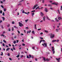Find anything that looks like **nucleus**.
I'll return each mask as SVG.
<instances>
[{
  "mask_svg": "<svg viewBox=\"0 0 62 62\" xmlns=\"http://www.w3.org/2000/svg\"><path fill=\"white\" fill-rule=\"evenodd\" d=\"M54 37V35L52 34V33L50 34V38L51 39H53V38Z\"/></svg>",
  "mask_w": 62,
  "mask_h": 62,
  "instance_id": "nucleus-1",
  "label": "nucleus"
},
{
  "mask_svg": "<svg viewBox=\"0 0 62 62\" xmlns=\"http://www.w3.org/2000/svg\"><path fill=\"white\" fill-rule=\"evenodd\" d=\"M47 43H45V42H44V44H42V45H43V46H45V47H47Z\"/></svg>",
  "mask_w": 62,
  "mask_h": 62,
  "instance_id": "nucleus-2",
  "label": "nucleus"
},
{
  "mask_svg": "<svg viewBox=\"0 0 62 62\" xmlns=\"http://www.w3.org/2000/svg\"><path fill=\"white\" fill-rule=\"evenodd\" d=\"M19 26L21 27V26H23V24H22V23H21L20 22H19Z\"/></svg>",
  "mask_w": 62,
  "mask_h": 62,
  "instance_id": "nucleus-3",
  "label": "nucleus"
},
{
  "mask_svg": "<svg viewBox=\"0 0 62 62\" xmlns=\"http://www.w3.org/2000/svg\"><path fill=\"white\" fill-rule=\"evenodd\" d=\"M52 5H57V4L55 2H53L52 3Z\"/></svg>",
  "mask_w": 62,
  "mask_h": 62,
  "instance_id": "nucleus-4",
  "label": "nucleus"
},
{
  "mask_svg": "<svg viewBox=\"0 0 62 62\" xmlns=\"http://www.w3.org/2000/svg\"><path fill=\"white\" fill-rule=\"evenodd\" d=\"M41 15L42 17H43L44 16L43 13L42 12H41Z\"/></svg>",
  "mask_w": 62,
  "mask_h": 62,
  "instance_id": "nucleus-5",
  "label": "nucleus"
},
{
  "mask_svg": "<svg viewBox=\"0 0 62 62\" xmlns=\"http://www.w3.org/2000/svg\"><path fill=\"white\" fill-rule=\"evenodd\" d=\"M60 58H59L58 59H57L56 58V59L57 60L58 62H59V60H60Z\"/></svg>",
  "mask_w": 62,
  "mask_h": 62,
  "instance_id": "nucleus-6",
  "label": "nucleus"
},
{
  "mask_svg": "<svg viewBox=\"0 0 62 62\" xmlns=\"http://www.w3.org/2000/svg\"><path fill=\"white\" fill-rule=\"evenodd\" d=\"M52 51H54V47L53 46V47H52Z\"/></svg>",
  "mask_w": 62,
  "mask_h": 62,
  "instance_id": "nucleus-7",
  "label": "nucleus"
},
{
  "mask_svg": "<svg viewBox=\"0 0 62 62\" xmlns=\"http://www.w3.org/2000/svg\"><path fill=\"white\" fill-rule=\"evenodd\" d=\"M46 18V17H45V16H44L43 18V20H44V21H45Z\"/></svg>",
  "mask_w": 62,
  "mask_h": 62,
  "instance_id": "nucleus-8",
  "label": "nucleus"
},
{
  "mask_svg": "<svg viewBox=\"0 0 62 62\" xmlns=\"http://www.w3.org/2000/svg\"><path fill=\"white\" fill-rule=\"evenodd\" d=\"M62 18L61 17H59L58 18V19L59 20H61L62 19Z\"/></svg>",
  "mask_w": 62,
  "mask_h": 62,
  "instance_id": "nucleus-9",
  "label": "nucleus"
},
{
  "mask_svg": "<svg viewBox=\"0 0 62 62\" xmlns=\"http://www.w3.org/2000/svg\"><path fill=\"white\" fill-rule=\"evenodd\" d=\"M34 14H35V13H31V15L32 17H34Z\"/></svg>",
  "mask_w": 62,
  "mask_h": 62,
  "instance_id": "nucleus-10",
  "label": "nucleus"
},
{
  "mask_svg": "<svg viewBox=\"0 0 62 62\" xmlns=\"http://www.w3.org/2000/svg\"><path fill=\"white\" fill-rule=\"evenodd\" d=\"M55 41H56V40H52V42H55Z\"/></svg>",
  "mask_w": 62,
  "mask_h": 62,
  "instance_id": "nucleus-11",
  "label": "nucleus"
},
{
  "mask_svg": "<svg viewBox=\"0 0 62 62\" xmlns=\"http://www.w3.org/2000/svg\"><path fill=\"white\" fill-rule=\"evenodd\" d=\"M48 7H52V6L51 4H48Z\"/></svg>",
  "mask_w": 62,
  "mask_h": 62,
  "instance_id": "nucleus-12",
  "label": "nucleus"
},
{
  "mask_svg": "<svg viewBox=\"0 0 62 62\" xmlns=\"http://www.w3.org/2000/svg\"><path fill=\"white\" fill-rule=\"evenodd\" d=\"M3 41L4 43H7V41H5L4 40H3Z\"/></svg>",
  "mask_w": 62,
  "mask_h": 62,
  "instance_id": "nucleus-13",
  "label": "nucleus"
},
{
  "mask_svg": "<svg viewBox=\"0 0 62 62\" xmlns=\"http://www.w3.org/2000/svg\"><path fill=\"white\" fill-rule=\"evenodd\" d=\"M10 48H7L6 49V51H8V50H9V49Z\"/></svg>",
  "mask_w": 62,
  "mask_h": 62,
  "instance_id": "nucleus-14",
  "label": "nucleus"
},
{
  "mask_svg": "<svg viewBox=\"0 0 62 62\" xmlns=\"http://www.w3.org/2000/svg\"><path fill=\"white\" fill-rule=\"evenodd\" d=\"M43 60H44L45 61H46V59H45V57L43 58Z\"/></svg>",
  "mask_w": 62,
  "mask_h": 62,
  "instance_id": "nucleus-15",
  "label": "nucleus"
},
{
  "mask_svg": "<svg viewBox=\"0 0 62 62\" xmlns=\"http://www.w3.org/2000/svg\"><path fill=\"white\" fill-rule=\"evenodd\" d=\"M46 17H47V19H48V20H50V19H49V17H48V16H46Z\"/></svg>",
  "mask_w": 62,
  "mask_h": 62,
  "instance_id": "nucleus-16",
  "label": "nucleus"
},
{
  "mask_svg": "<svg viewBox=\"0 0 62 62\" xmlns=\"http://www.w3.org/2000/svg\"><path fill=\"white\" fill-rule=\"evenodd\" d=\"M38 4H36L35 6H34V7L36 8V7H38Z\"/></svg>",
  "mask_w": 62,
  "mask_h": 62,
  "instance_id": "nucleus-17",
  "label": "nucleus"
},
{
  "mask_svg": "<svg viewBox=\"0 0 62 62\" xmlns=\"http://www.w3.org/2000/svg\"><path fill=\"white\" fill-rule=\"evenodd\" d=\"M34 26H35V29H37V28H36V24H35L34 25Z\"/></svg>",
  "mask_w": 62,
  "mask_h": 62,
  "instance_id": "nucleus-18",
  "label": "nucleus"
},
{
  "mask_svg": "<svg viewBox=\"0 0 62 62\" xmlns=\"http://www.w3.org/2000/svg\"><path fill=\"white\" fill-rule=\"evenodd\" d=\"M20 56V55H17L16 56V57H17V58H19V57Z\"/></svg>",
  "mask_w": 62,
  "mask_h": 62,
  "instance_id": "nucleus-19",
  "label": "nucleus"
},
{
  "mask_svg": "<svg viewBox=\"0 0 62 62\" xmlns=\"http://www.w3.org/2000/svg\"><path fill=\"white\" fill-rule=\"evenodd\" d=\"M2 18L3 19V21H5V17H2Z\"/></svg>",
  "mask_w": 62,
  "mask_h": 62,
  "instance_id": "nucleus-20",
  "label": "nucleus"
},
{
  "mask_svg": "<svg viewBox=\"0 0 62 62\" xmlns=\"http://www.w3.org/2000/svg\"><path fill=\"white\" fill-rule=\"evenodd\" d=\"M56 32H58V30H59V29H56Z\"/></svg>",
  "mask_w": 62,
  "mask_h": 62,
  "instance_id": "nucleus-21",
  "label": "nucleus"
},
{
  "mask_svg": "<svg viewBox=\"0 0 62 62\" xmlns=\"http://www.w3.org/2000/svg\"><path fill=\"white\" fill-rule=\"evenodd\" d=\"M1 54H0L1 55H3V52H1Z\"/></svg>",
  "mask_w": 62,
  "mask_h": 62,
  "instance_id": "nucleus-22",
  "label": "nucleus"
},
{
  "mask_svg": "<svg viewBox=\"0 0 62 62\" xmlns=\"http://www.w3.org/2000/svg\"><path fill=\"white\" fill-rule=\"evenodd\" d=\"M32 33L33 34H35V32H34V31H32Z\"/></svg>",
  "mask_w": 62,
  "mask_h": 62,
  "instance_id": "nucleus-23",
  "label": "nucleus"
},
{
  "mask_svg": "<svg viewBox=\"0 0 62 62\" xmlns=\"http://www.w3.org/2000/svg\"><path fill=\"white\" fill-rule=\"evenodd\" d=\"M27 58H30V57H29V56L28 55H27Z\"/></svg>",
  "mask_w": 62,
  "mask_h": 62,
  "instance_id": "nucleus-24",
  "label": "nucleus"
},
{
  "mask_svg": "<svg viewBox=\"0 0 62 62\" xmlns=\"http://www.w3.org/2000/svg\"><path fill=\"white\" fill-rule=\"evenodd\" d=\"M1 36H2L3 37H5V35L3 34H2L1 35Z\"/></svg>",
  "mask_w": 62,
  "mask_h": 62,
  "instance_id": "nucleus-25",
  "label": "nucleus"
},
{
  "mask_svg": "<svg viewBox=\"0 0 62 62\" xmlns=\"http://www.w3.org/2000/svg\"><path fill=\"white\" fill-rule=\"evenodd\" d=\"M0 13L1 14H2V10L0 11Z\"/></svg>",
  "mask_w": 62,
  "mask_h": 62,
  "instance_id": "nucleus-26",
  "label": "nucleus"
},
{
  "mask_svg": "<svg viewBox=\"0 0 62 62\" xmlns=\"http://www.w3.org/2000/svg\"><path fill=\"white\" fill-rule=\"evenodd\" d=\"M31 57H32V56H31V55H29V57H30V58H31Z\"/></svg>",
  "mask_w": 62,
  "mask_h": 62,
  "instance_id": "nucleus-27",
  "label": "nucleus"
},
{
  "mask_svg": "<svg viewBox=\"0 0 62 62\" xmlns=\"http://www.w3.org/2000/svg\"><path fill=\"white\" fill-rule=\"evenodd\" d=\"M14 27L15 28H18V27H16L15 26H14Z\"/></svg>",
  "mask_w": 62,
  "mask_h": 62,
  "instance_id": "nucleus-28",
  "label": "nucleus"
},
{
  "mask_svg": "<svg viewBox=\"0 0 62 62\" xmlns=\"http://www.w3.org/2000/svg\"><path fill=\"white\" fill-rule=\"evenodd\" d=\"M12 31H14V28H13V27L12 28Z\"/></svg>",
  "mask_w": 62,
  "mask_h": 62,
  "instance_id": "nucleus-29",
  "label": "nucleus"
},
{
  "mask_svg": "<svg viewBox=\"0 0 62 62\" xmlns=\"http://www.w3.org/2000/svg\"><path fill=\"white\" fill-rule=\"evenodd\" d=\"M8 56H10V54L9 53H8Z\"/></svg>",
  "mask_w": 62,
  "mask_h": 62,
  "instance_id": "nucleus-30",
  "label": "nucleus"
},
{
  "mask_svg": "<svg viewBox=\"0 0 62 62\" xmlns=\"http://www.w3.org/2000/svg\"><path fill=\"white\" fill-rule=\"evenodd\" d=\"M6 10H7V9H6V8H4V11H6Z\"/></svg>",
  "mask_w": 62,
  "mask_h": 62,
  "instance_id": "nucleus-31",
  "label": "nucleus"
},
{
  "mask_svg": "<svg viewBox=\"0 0 62 62\" xmlns=\"http://www.w3.org/2000/svg\"><path fill=\"white\" fill-rule=\"evenodd\" d=\"M16 41H15L13 43L14 44H15V43H16Z\"/></svg>",
  "mask_w": 62,
  "mask_h": 62,
  "instance_id": "nucleus-32",
  "label": "nucleus"
},
{
  "mask_svg": "<svg viewBox=\"0 0 62 62\" xmlns=\"http://www.w3.org/2000/svg\"><path fill=\"white\" fill-rule=\"evenodd\" d=\"M53 54H54V53H55V51H54V50H53Z\"/></svg>",
  "mask_w": 62,
  "mask_h": 62,
  "instance_id": "nucleus-33",
  "label": "nucleus"
},
{
  "mask_svg": "<svg viewBox=\"0 0 62 62\" xmlns=\"http://www.w3.org/2000/svg\"><path fill=\"white\" fill-rule=\"evenodd\" d=\"M2 15H3V16H4V15H5V13L4 12H3V13L2 14Z\"/></svg>",
  "mask_w": 62,
  "mask_h": 62,
  "instance_id": "nucleus-34",
  "label": "nucleus"
},
{
  "mask_svg": "<svg viewBox=\"0 0 62 62\" xmlns=\"http://www.w3.org/2000/svg\"><path fill=\"white\" fill-rule=\"evenodd\" d=\"M35 8H36L34 6V7L32 8V9H35Z\"/></svg>",
  "mask_w": 62,
  "mask_h": 62,
  "instance_id": "nucleus-35",
  "label": "nucleus"
},
{
  "mask_svg": "<svg viewBox=\"0 0 62 62\" xmlns=\"http://www.w3.org/2000/svg\"><path fill=\"white\" fill-rule=\"evenodd\" d=\"M1 7L2 8H4V6L3 5H1Z\"/></svg>",
  "mask_w": 62,
  "mask_h": 62,
  "instance_id": "nucleus-36",
  "label": "nucleus"
},
{
  "mask_svg": "<svg viewBox=\"0 0 62 62\" xmlns=\"http://www.w3.org/2000/svg\"><path fill=\"white\" fill-rule=\"evenodd\" d=\"M35 12V10H34L33 11H31V12Z\"/></svg>",
  "mask_w": 62,
  "mask_h": 62,
  "instance_id": "nucleus-37",
  "label": "nucleus"
},
{
  "mask_svg": "<svg viewBox=\"0 0 62 62\" xmlns=\"http://www.w3.org/2000/svg\"><path fill=\"white\" fill-rule=\"evenodd\" d=\"M46 61H49V59H46Z\"/></svg>",
  "mask_w": 62,
  "mask_h": 62,
  "instance_id": "nucleus-38",
  "label": "nucleus"
},
{
  "mask_svg": "<svg viewBox=\"0 0 62 62\" xmlns=\"http://www.w3.org/2000/svg\"><path fill=\"white\" fill-rule=\"evenodd\" d=\"M24 0H22L20 1H19V3L20 2H22V1H23Z\"/></svg>",
  "mask_w": 62,
  "mask_h": 62,
  "instance_id": "nucleus-39",
  "label": "nucleus"
},
{
  "mask_svg": "<svg viewBox=\"0 0 62 62\" xmlns=\"http://www.w3.org/2000/svg\"><path fill=\"white\" fill-rule=\"evenodd\" d=\"M7 26H8V27H9V26H10V24H8Z\"/></svg>",
  "mask_w": 62,
  "mask_h": 62,
  "instance_id": "nucleus-40",
  "label": "nucleus"
},
{
  "mask_svg": "<svg viewBox=\"0 0 62 62\" xmlns=\"http://www.w3.org/2000/svg\"><path fill=\"white\" fill-rule=\"evenodd\" d=\"M28 21V19H27L25 20V22H27V21Z\"/></svg>",
  "mask_w": 62,
  "mask_h": 62,
  "instance_id": "nucleus-41",
  "label": "nucleus"
},
{
  "mask_svg": "<svg viewBox=\"0 0 62 62\" xmlns=\"http://www.w3.org/2000/svg\"><path fill=\"white\" fill-rule=\"evenodd\" d=\"M9 60H10L11 61V60H12V59H11V58H9Z\"/></svg>",
  "mask_w": 62,
  "mask_h": 62,
  "instance_id": "nucleus-42",
  "label": "nucleus"
},
{
  "mask_svg": "<svg viewBox=\"0 0 62 62\" xmlns=\"http://www.w3.org/2000/svg\"><path fill=\"white\" fill-rule=\"evenodd\" d=\"M45 31V32H46V33H48V31Z\"/></svg>",
  "mask_w": 62,
  "mask_h": 62,
  "instance_id": "nucleus-43",
  "label": "nucleus"
},
{
  "mask_svg": "<svg viewBox=\"0 0 62 62\" xmlns=\"http://www.w3.org/2000/svg\"><path fill=\"white\" fill-rule=\"evenodd\" d=\"M25 12H24V10H23V12H22V13H24Z\"/></svg>",
  "mask_w": 62,
  "mask_h": 62,
  "instance_id": "nucleus-44",
  "label": "nucleus"
},
{
  "mask_svg": "<svg viewBox=\"0 0 62 62\" xmlns=\"http://www.w3.org/2000/svg\"><path fill=\"white\" fill-rule=\"evenodd\" d=\"M42 41H43V42H45V40H42Z\"/></svg>",
  "mask_w": 62,
  "mask_h": 62,
  "instance_id": "nucleus-45",
  "label": "nucleus"
},
{
  "mask_svg": "<svg viewBox=\"0 0 62 62\" xmlns=\"http://www.w3.org/2000/svg\"><path fill=\"white\" fill-rule=\"evenodd\" d=\"M1 28H4V27H3V26L2 25H1Z\"/></svg>",
  "mask_w": 62,
  "mask_h": 62,
  "instance_id": "nucleus-46",
  "label": "nucleus"
},
{
  "mask_svg": "<svg viewBox=\"0 0 62 62\" xmlns=\"http://www.w3.org/2000/svg\"><path fill=\"white\" fill-rule=\"evenodd\" d=\"M12 24H14V21H13V22H12Z\"/></svg>",
  "mask_w": 62,
  "mask_h": 62,
  "instance_id": "nucleus-47",
  "label": "nucleus"
},
{
  "mask_svg": "<svg viewBox=\"0 0 62 62\" xmlns=\"http://www.w3.org/2000/svg\"><path fill=\"white\" fill-rule=\"evenodd\" d=\"M51 22H54V21L53 20H51Z\"/></svg>",
  "mask_w": 62,
  "mask_h": 62,
  "instance_id": "nucleus-48",
  "label": "nucleus"
},
{
  "mask_svg": "<svg viewBox=\"0 0 62 62\" xmlns=\"http://www.w3.org/2000/svg\"><path fill=\"white\" fill-rule=\"evenodd\" d=\"M40 39H43V38L41 37H40Z\"/></svg>",
  "mask_w": 62,
  "mask_h": 62,
  "instance_id": "nucleus-49",
  "label": "nucleus"
},
{
  "mask_svg": "<svg viewBox=\"0 0 62 62\" xmlns=\"http://www.w3.org/2000/svg\"><path fill=\"white\" fill-rule=\"evenodd\" d=\"M8 45H9V47H11V45L10 44H8Z\"/></svg>",
  "mask_w": 62,
  "mask_h": 62,
  "instance_id": "nucleus-50",
  "label": "nucleus"
},
{
  "mask_svg": "<svg viewBox=\"0 0 62 62\" xmlns=\"http://www.w3.org/2000/svg\"><path fill=\"white\" fill-rule=\"evenodd\" d=\"M22 46H25V44H22Z\"/></svg>",
  "mask_w": 62,
  "mask_h": 62,
  "instance_id": "nucleus-51",
  "label": "nucleus"
},
{
  "mask_svg": "<svg viewBox=\"0 0 62 62\" xmlns=\"http://www.w3.org/2000/svg\"><path fill=\"white\" fill-rule=\"evenodd\" d=\"M35 60L36 61H38V60L37 59V58H35Z\"/></svg>",
  "mask_w": 62,
  "mask_h": 62,
  "instance_id": "nucleus-52",
  "label": "nucleus"
},
{
  "mask_svg": "<svg viewBox=\"0 0 62 62\" xmlns=\"http://www.w3.org/2000/svg\"><path fill=\"white\" fill-rule=\"evenodd\" d=\"M57 11H58V13H59V12H60L59 11V10H57Z\"/></svg>",
  "mask_w": 62,
  "mask_h": 62,
  "instance_id": "nucleus-53",
  "label": "nucleus"
},
{
  "mask_svg": "<svg viewBox=\"0 0 62 62\" xmlns=\"http://www.w3.org/2000/svg\"><path fill=\"white\" fill-rule=\"evenodd\" d=\"M17 38V37H16V36H15L14 37V39H16Z\"/></svg>",
  "mask_w": 62,
  "mask_h": 62,
  "instance_id": "nucleus-54",
  "label": "nucleus"
},
{
  "mask_svg": "<svg viewBox=\"0 0 62 62\" xmlns=\"http://www.w3.org/2000/svg\"><path fill=\"white\" fill-rule=\"evenodd\" d=\"M11 30L9 28L8 29L9 31H10Z\"/></svg>",
  "mask_w": 62,
  "mask_h": 62,
  "instance_id": "nucleus-55",
  "label": "nucleus"
},
{
  "mask_svg": "<svg viewBox=\"0 0 62 62\" xmlns=\"http://www.w3.org/2000/svg\"><path fill=\"white\" fill-rule=\"evenodd\" d=\"M42 40H41L40 42L39 43H41L42 42Z\"/></svg>",
  "mask_w": 62,
  "mask_h": 62,
  "instance_id": "nucleus-56",
  "label": "nucleus"
},
{
  "mask_svg": "<svg viewBox=\"0 0 62 62\" xmlns=\"http://www.w3.org/2000/svg\"><path fill=\"white\" fill-rule=\"evenodd\" d=\"M2 45L3 46H5V44H4V43H3V44H2Z\"/></svg>",
  "mask_w": 62,
  "mask_h": 62,
  "instance_id": "nucleus-57",
  "label": "nucleus"
},
{
  "mask_svg": "<svg viewBox=\"0 0 62 62\" xmlns=\"http://www.w3.org/2000/svg\"><path fill=\"white\" fill-rule=\"evenodd\" d=\"M25 29H28V27H27Z\"/></svg>",
  "mask_w": 62,
  "mask_h": 62,
  "instance_id": "nucleus-58",
  "label": "nucleus"
},
{
  "mask_svg": "<svg viewBox=\"0 0 62 62\" xmlns=\"http://www.w3.org/2000/svg\"><path fill=\"white\" fill-rule=\"evenodd\" d=\"M5 33H6V32H5V31H4L3 32V34H5Z\"/></svg>",
  "mask_w": 62,
  "mask_h": 62,
  "instance_id": "nucleus-59",
  "label": "nucleus"
},
{
  "mask_svg": "<svg viewBox=\"0 0 62 62\" xmlns=\"http://www.w3.org/2000/svg\"><path fill=\"white\" fill-rule=\"evenodd\" d=\"M41 30V29H38V31H39V30Z\"/></svg>",
  "mask_w": 62,
  "mask_h": 62,
  "instance_id": "nucleus-60",
  "label": "nucleus"
},
{
  "mask_svg": "<svg viewBox=\"0 0 62 62\" xmlns=\"http://www.w3.org/2000/svg\"><path fill=\"white\" fill-rule=\"evenodd\" d=\"M18 42H19L18 40H16V42H17V43H18Z\"/></svg>",
  "mask_w": 62,
  "mask_h": 62,
  "instance_id": "nucleus-61",
  "label": "nucleus"
},
{
  "mask_svg": "<svg viewBox=\"0 0 62 62\" xmlns=\"http://www.w3.org/2000/svg\"><path fill=\"white\" fill-rule=\"evenodd\" d=\"M43 34V33L42 32H41L40 33V35H42Z\"/></svg>",
  "mask_w": 62,
  "mask_h": 62,
  "instance_id": "nucleus-62",
  "label": "nucleus"
},
{
  "mask_svg": "<svg viewBox=\"0 0 62 62\" xmlns=\"http://www.w3.org/2000/svg\"><path fill=\"white\" fill-rule=\"evenodd\" d=\"M2 22V20H0V23H1Z\"/></svg>",
  "mask_w": 62,
  "mask_h": 62,
  "instance_id": "nucleus-63",
  "label": "nucleus"
},
{
  "mask_svg": "<svg viewBox=\"0 0 62 62\" xmlns=\"http://www.w3.org/2000/svg\"><path fill=\"white\" fill-rule=\"evenodd\" d=\"M17 15H19V12H17Z\"/></svg>",
  "mask_w": 62,
  "mask_h": 62,
  "instance_id": "nucleus-64",
  "label": "nucleus"
}]
</instances>
